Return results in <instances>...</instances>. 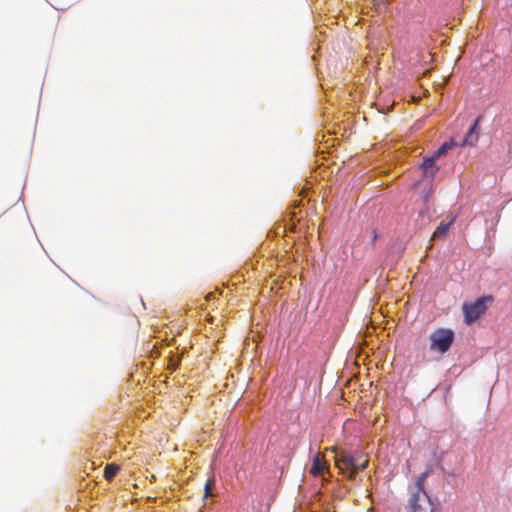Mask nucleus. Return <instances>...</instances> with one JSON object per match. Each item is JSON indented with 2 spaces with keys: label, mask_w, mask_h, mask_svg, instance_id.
<instances>
[{
  "label": "nucleus",
  "mask_w": 512,
  "mask_h": 512,
  "mask_svg": "<svg viewBox=\"0 0 512 512\" xmlns=\"http://www.w3.org/2000/svg\"><path fill=\"white\" fill-rule=\"evenodd\" d=\"M325 470H328L327 463L324 459V456L321 453H318L313 459V464L310 468V474L313 476H319Z\"/></svg>",
  "instance_id": "nucleus-7"
},
{
  "label": "nucleus",
  "mask_w": 512,
  "mask_h": 512,
  "mask_svg": "<svg viewBox=\"0 0 512 512\" xmlns=\"http://www.w3.org/2000/svg\"><path fill=\"white\" fill-rule=\"evenodd\" d=\"M215 485V479L214 477L207 480L205 487H204V497H208L212 495V489Z\"/></svg>",
  "instance_id": "nucleus-11"
},
{
  "label": "nucleus",
  "mask_w": 512,
  "mask_h": 512,
  "mask_svg": "<svg viewBox=\"0 0 512 512\" xmlns=\"http://www.w3.org/2000/svg\"><path fill=\"white\" fill-rule=\"evenodd\" d=\"M424 477L425 474L420 476L411 491L407 505L409 512H433V504L423 487Z\"/></svg>",
  "instance_id": "nucleus-2"
},
{
  "label": "nucleus",
  "mask_w": 512,
  "mask_h": 512,
  "mask_svg": "<svg viewBox=\"0 0 512 512\" xmlns=\"http://www.w3.org/2000/svg\"><path fill=\"white\" fill-rule=\"evenodd\" d=\"M450 225H451V222H448V223L441 222L440 225L434 231L431 239L444 238L449 231Z\"/></svg>",
  "instance_id": "nucleus-8"
},
{
  "label": "nucleus",
  "mask_w": 512,
  "mask_h": 512,
  "mask_svg": "<svg viewBox=\"0 0 512 512\" xmlns=\"http://www.w3.org/2000/svg\"><path fill=\"white\" fill-rule=\"evenodd\" d=\"M437 157L433 154L430 157H427L424 159L421 167L423 169L424 176L434 178L437 171L439 170V167L436 166L435 162Z\"/></svg>",
  "instance_id": "nucleus-6"
},
{
  "label": "nucleus",
  "mask_w": 512,
  "mask_h": 512,
  "mask_svg": "<svg viewBox=\"0 0 512 512\" xmlns=\"http://www.w3.org/2000/svg\"><path fill=\"white\" fill-rule=\"evenodd\" d=\"M492 296H484L476 299L472 303H465L462 307L464 319L467 324L473 323L486 312V302H492Z\"/></svg>",
  "instance_id": "nucleus-4"
},
{
  "label": "nucleus",
  "mask_w": 512,
  "mask_h": 512,
  "mask_svg": "<svg viewBox=\"0 0 512 512\" xmlns=\"http://www.w3.org/2000/svg\"><path fill=\"white\" fill-rule=\"evenodd\" d=\"M120 467L117 464H107L104 469V477L106 480L111 481L119 472Z\"/></svg>",
  "instance_id": "nucleus-9"
},
{
  "label": "nucleus",
  "mask_w": 512,
  "mask_h": 512,
  "mask_svg": "<svg viewBox=\"0 0 512 512\" xmlns=\"http://www.w3.org/2000/svg\"><path fill=\"white\" fill-rule=\"evenodd\" d=\"M335 465L342 472H348L349 479H354L359 470L368 466L369 460L366 455L356 452L350 454L346 451L335 453Z\"/></svg>",
  "instance_id": "nucleus-1"
},
{
  "label": "nucleus",
  "mask_w": 512,
  "mask_h": 512,
  "mask_svg": "<svg viewBox=\"0 0 512 512\" xmlns=\"http://www.w3.org/2000/svg\"><path fill=\"white\" fill-rule=\"evenodd\" d=\"M376 239H377V233H376V231H373L372 241H375Z\"/></svg>",
  "instance_id": "nucleus-12"
},
{
  "label": "nucleus",
  "mask_w": 512,
  "mask_h": 512,
  "mask_svg": "<svg viewBox=\"0 0 512 512\" xmlns=\"http://www.w3.org/2000/svg\"><path fill=\"white\" fill-rule=\"evenodd\" d=\"M455 143L454 141H448L444 142L437 151L434 152L435 157L439 158L440 156L444 155L448 150H450L452 147H454Z\"/></svg>",
  "instance_id": "nucleus-10"
},
{
  "label": "nucleus",
  "mask_w": 512,
  "mask_h": 512,
  "mask_svg": "<svg viewBox=\"0 0 512 512\" xmlns=\"http://www.w3.org/2000/svg\"><path fill=\"white\" fill-rule=\"evenodd\" d=\"M483 115H479L476 120L474 121L473 125L468 130L464 141L462 142L461 146H475L479 140V132H478V125L483 120Z\"/></svg>",
  "instance_id": "nucleus-5"
},
{
  "label": "nucleus",
  "mask_w": 512,
  "mask_h": 512,
  "mask_svg": "<svg viewBox=\"0 0 512 512\" xmlns=\"http://www.w3.org/2000/svg\"><path fill=\"white\" fill-rule=\"evenodd\" d=\"M454 331L450 328H437L429 335V350L439 355L447 353L453 345Z\"/></svg>",
  "instance_id": "nucleus-3"
}]
</instances>
